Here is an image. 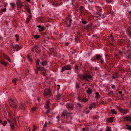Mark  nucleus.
Segmentation results:
<instances>
[{"label":"nucleus","mask_w":131,"mask_h":131,"mask_svg":"<svg viewBox=\"0 0 131 131\" xmlns=\"http://www.w3.org/2000/svg\"><path fill=\"white\" fill-rule=\"evenodd\" d=\"M4 57L5 59L8 60L10 62H11V59L9 56L7 55H5Z\"/></svg>","instance_id":"obj_20"},{"label":"nucleus","mask_w":131,"mask_h":131,"mask_svg":"<svg viewBox=\"0 0 131 131\" xmlns=\"http://www.w3.org/2000/svg\"><path fill=\"white\" fill-rule=\"evenodd\" d=\"M75 71H77V72H78V66L76 65H75Z\"/></svg>","instance_id":"obj_39"},{"label":"nucleus","mask_w":131,"mask_h":131,"mask_svg":"<svg viewBox=\"0 0 131 131\" xmlns=\"http://www.w3.org/2000/svg\"><path fill=\"white\" fill-rule=\"evenodd\" d=\"M41 28V31H43L44 30V29L43 27H41V28Z\"/></svg>","instance_id":"obj_58"},{"label":"nucleus","mask_w":131,"mask_h":131,"mask_svg":"<svg viewBox=\"0 0 131 131\" xmlns=\"http://www.w3.org/2000/svg\"><path fill=\"white\" fill-rule=\"evenodd\" d=\"M111 112L113 114L116 115L117 114V112L114 109H112L111 110Z\"/></svg>","instance_id":"obj_27"},{"label":"nucleus","mask_w":131,"mask_h":131,"mask_svg":"<svg viewBox=\"0 0 131 131\" xmlns=\"http://www.w3.org/2000/svg\"><path fill=\"white\" fill-rule=\"evenodd\" d=\"M113 91H111L108 92V95H113Z\"/></svg>","instance_id":"obj_40"},{"label":"nucleus","mask_w":131,"mask_h":131,"mask_svg":"<svg viewBox=\"0 0 131 131\" xmlns=\"http://www.w3.org/2000/svg\"><path fill=\"white\" fill-rule=\"evenodd\" d=\"M86 92L88 94H90L92 93V90L89 88H88Z\"/></svg>","instance_id":"obj_23"},{"label":"nucleus","mask_w":131,"mask_h":131,"mask_svg":"<svg viewBox=\"0 0 131 131\" xmlns=\"http://www.w3.org/2000/svg\"><path fill=\"white\" fill-rule=\"evenodd\" d=\"M7 123V122L6 121H3V122H2V125L3 126H5Z\"/></svg>","instance_id":"obj_35"},{"label":"nucleus","mask_w":131,"mask_h":131,"mask_svg":"<svg viewBox=\"0 0 131 131\" xmlns=\"http://www.w3.org/2000/svg\"><path fill=\"white\" fill-rule=\"evenodd\" d=\"M10 4L11 5V7L12 8H14L15 7V4L14 3H10Z\"/></svg>","instance_id":"obj_34"},{"label":"nucleus","mask_w":131,"mask_h":131,"mask_svg":"<svg viewBox=\"0 0 131 131\" xmlns=\"http://www.w3.org/2000/svg\"><path fill=\"white\" fill-rule=\"evenodd\" d=\"M113 120H114L113 118L112 117H111L110 118H109L108 119V122L109 123H111L113 121Z\"/></svg>","instance_id":"obj_25"},{"label":"nucleus","mask_w":131,"mask_h":131,"mask_svg":"<svg viewBox=\"0 0 131 131\" xmlns=\"http://www.w3.org/2000/svg\"><path fill=\"white\" fill-rule=\"evenodd\" d=\"M41 65L43 66H45L47 64V62L46 61H42L41 63Z\"/></svg>","instance_id":"obj_29"},{"label":"nucleus","mask_w":131,"mask_h":131,"mask_svg":"<svg viewBox=\"0 0 131 131\" xmlns=\"http://www.w3.org/2000/svg\"><path fill=\"white\" fill-rule=\"evenodd\" d=\"M127 33L129 34L130 35H131V32L130 31L128 30L127 31Z\"/></svg>","instance_id":"obj_57"},{"label":"nucleus","mask_w":131,"mask_h":131,"mask_svg":"<svg viewBox=\"0 0 131 131\" xmlns=\"http://www.w3.org/2000/svg\"><path fill=\"white\" fill-rule=\"evenodd\" d=\"M96 106V104L95 103L91 104L89 106V108L90 109H92L93 108H94Z\"/></svg>","instance_id":"obj_17"},{"label":"nucleus","mask_w":131,"mask_h":131,"mask_svg":"<svg viewBox=\"0 0 131 131\" xmlns=\"http://www.w3.org/2000/svg\"><path fill=\"white\" fill-rule=\"evenodd\" d=\"M68 44L69 43L67 42H66L65 43V45L67 46H68Z\"/></svg>","instance_id":"obj_62"},{"label":"nucleus","mask_w":131,"mask_h":131,"mask_svg":"<svg viewBox=\"0 0 131 131\" xmlns=\"http://www.w3.org/2000/svg\"><path fill=\"white\" fill-rule=\"evenodd\" d=\"M112 88L114 90H115V86L114 85H112L111 86Z\"/></svg>","instance_id":"obj_52"},{"label":"nucleus","mask_w":131,"mask_h":131,"mask_svg":"<svg viewBox=\"0 0 131 131\" xmlns=\"http://www.w3.org/2000/svg\"><path fill=\"white\" fill-rule=\"evenodd\" d=\"M81 78L84 80L90 82L91 80H93L92 76L88 74H84L81 75Z\"/></svg>","instance_id":"obj_1"},{"label":"nucleus","mask_w":131,"mask_h":131,"mask_svg":"<svg viewBox=\"0 0 131 131\" xmlns=\"http://www.w3.org/2000/svg\"><path fill=\"white\" fill-rule=\"evenodd\" d=\"M77 104L80 107H81V105L80 104H79V103H77Z\"/></svg>","instance_id":"obj_63"},{"label":"nucleus","mask_w":131,"mask_h":131,"mask_svg":"<svg viewBox=\"0 0 131 131\" xmlns=\"http://www.w3.org/2000/svg\"><path fill=\"white\" fill-rule=\"evenodd\" d=\"M118 74L117 72H115L112 74V79H114L118 77Z\"/></svg>","instance_id":"obj_12"},{"label":"nucleus","mask_w":131,"mask_h":131,"mask_svg":"<svg viewBox=\"0 0 131 131\" xmlns=\"http://www.w3.org/2000/svg\"><path fill=\"white\" fill-rule=\"evenodd\" d=\"M71 68L72 67L70 65H67L62 67L61 71L63 72L66 70H70Z\"/></svg>","instance_id":"obj_4"},{"label":"nucleus","mask_w":131,"mask_h":131,"mask_svg":"<svg viewBox=\"0 0 131 131\" xmlns=\"http://www.w3.org/2000/svg\"><path fill=\"white\" fill-rule=\"evenodd\" d=\"M69 115H68V116H67V118H69V117H70L71 118H72V117L71 116V113H69Z\"/></svg>","instance_id":"obj_43"},{"label":"nucleus","mask_w":131,"mask_h":131,"mask_svg":"<svg viewBox=\"0 0 131 131\" xmlns=\"http://www.w3.org/2000/svg\"><path fill=\"white\" fill-rule=\"evenodd\" d=\"M83 101L85 102L88 101V99L86 98H84L83 99Z\"/></svg>","instance_id":"obj_53"},{"label":"nucleus","mask_w":131,"mask_h":131,"mask_svg":"<svg viewBox=\"0 0 131 131\" xmlns=\"http://www.w3.org/2000/svg\"><path fill=\"white\" fill-rule=\"evenodd\" d=\"M106 2L108 3H110L111 2V0H106Z\"/></svg>","instance_id":"obj_59"},{"label":"nucleus","mask_w":131,"mask_h":131,"mask_svg":"<svg viewBox=\"0 0 131 131\" xmlns=\"http://www.w3.org/2000/svg\"><path fill=\"white\" fill-rule=\"evenodd\" d=\"M37 107H34L32 108V111H34L36 110L37 109Z\"/></svg>","instance_id":"obj_47"},{"label":"nucleus","mask_w":131,"mask_h":131,"mask_svg":"<svg viewBox=\"0 0 131 131\" xmlns=\"http://www.w3.org/2000/svg\"><path fill=\"white\" fill-rule=\"evenodd\" d=\"M86 29H89V26L88 25H87L86 27Z\"/></svg>","instance_id":"obj_60"},{"label":"nucleus","mask_w":131,"mask_h":131,"mask_svg":"<svg viewBox=\"0 0 131 131\" xmlns=\"http://www.w3.org/2000/svg\"><path fill=\"white\" fill-rule=\"evenodd\" d=\"M49 102L48 101H47L45 103V107L47 109L49 108Z\"/></svg>","instance_id":"obj_15"},{"label":"nucleus","mask_w":131,"mask_h":131,"mask_svg":"<svg viewBox=\"0 0 131 131\" xmlns=\"http://www.w3.org/2000/svg\"><path fill=\"white\" fill-rule=\"evenodd\" d=\"M40 60L39 59H37L36 61V67H38L39 66V63Z\"/></svg>","instance_id":"obj_26"},{"label":"nucleus","mask_w":131,"mask_h":131,"mask_svg":"<svg viewBox=\"0 0 131 131\" xmlns=\"http://www.w3.org/2000/svg\"><path fill=\"white\" fill-rule=\"evenodd\" d=\"M84 67L82 65V63H80V69L81 68H83Z\"/></svg>","instance_id":"obj_56"},{"label":"nucleus","mask_w":131,"mask_h":131,"mask_svg":"<svg viewBox=\"0 0 131 131\" xmlns=\"http://www.w3.org/2000/svg\"><path fill=\"white\" fill-rule=\"evenodd\" d=\"M40 50L39 47L37 46H35L33 47L31 50V51L33 52H37L38 51Z\"/></svg>","instance_id":"obj_8"},{"label":"nucleus","mask_w":131,"mask_h":131,"mask_svg":"<svg viewBox=\"0 0 131 131\" xmlns=\"http://www.w3.org/2000/svg\"><path fill=\"white\" fill-rule=\"evenodd\" d=\"M83 112H84L86 114H87L89 112V110L87 108H86V110H84Z\"/></svg>","instance_id":"obj_30"},{"label":"nucleus","mask_w":131,"mask_h":131,"mask_svg":"<svg viewBox=\"0 0 131 131\" xmlns=\"http://www.w3.org/2000/svg\"><path fill=\"white\" fill-rule=\"evenodd\" d=\"M79 83H78L76 84V87L77 88H78L79 87Z\"/></svg>","instance_id":"obj_49"},{"label":"nucleus","mask_w":131,"mask_h":131,"mask_svg":"<svg viewBox=\"0 0 131 131\" xmlns=\"http://www.w3.org/2000/svg\"><path fill=\"white\" fill-rule=\"evenodd\" d=\"M0 63L2 65H4L5 66H7L8 64V63L6 62H5L3 61H0Z\"/></svg>","instance_id":"obj_16"},{"label":"nucleus","mask_w":131,"mask_h":131,"mask_svg":"<svg viewBox=\"0 0 131 131\" xmlns=\"http://www.w3.org/2000/svg\"><path fill=\"white\" fill-rule=\"evenodd\" d=\"M27 58H28V60L29 62H31L32 61V59L30 58V56H29V55H28L27 56Z\"/></svg>","instance_id":"obj_32"},{"label":"nucleus","mask_w":131,"mask_h":131,"mask_svg":"<svg viewBox=\"0 0 131 131\" xmlns=\"http://www.w3.org/2000/svg\"><path fill=\"white\" fill-rule=\"evenodd\" d=\"M72 20L71 19H68L66 21V24L67 26H69L70 25Z\"/></svg>","instance_id":"obj_13"},{"label":"nucleus","mask_w":131,"mask_h":131,"mask_svg":"<svg viewBox=\"0 0 131 131\" xmlns=\"http://www.w3.org/2000/svg\"><path fill=\"white\" fill-rule=\"evenodd\" d=\"M16 4L18 10L20 9L23 5V3L21 2L20 0H17Z\"/></svg>","instance_id":"obj_5"},{"label":"nucleus","mask_w":131,"mask_h":131,"mask_svg":"<svg viewBox=\"0 0 131 131\" xmlns=\"http://www.w3.org/2000/svg\"><path fill=\"white\" fill-rule=\"evenodd\" d=\"M102 14L101 13H100L99 12H97V14L98 15L97 16V17H99V16H101V15Z\"/></svg>","instance_id":"obj_44"},{"label":"nucleus","mask_w":131,"mask_h":131,"mask_svg":"<svg viewBox=\"0 0 131 131\" xmlns=\"http://www.w3.org/2000/svg\"><path fill=\"white\" fill-rule=\"evenodd\" d=\"M32 18V16L31 15H29L27 17V20L26 23H28L30 19H31Z\"/></svg>","instance_id":"obj_21"},{"label":"nucleus","mask_w":131,"mask_h":131,"mask_svg":"<svg viewBox=\"0 0 131 131\" xmlns=\"http://www.w3.org/2000/svg\"><path fill=\"white\" fill-rule=\"evenodd\" d=\"M49 112H50V111H49V109H48V110H47L46 112V114H47L49 113Z\"/></svg>","instance_id":"obj_55"},{"label":"nucleus","mask_w":131,"mask_h":131,"mask_svg":"<svg viewBox=\"0 0 131 131\" xmlns=\"http://www.w3.org/2000/svg\"><path fill=\"white\" fill-rule=\"evenodd\" d=\"M12 48L13 49H16V51H17L18 50H20L21 48V47L19 46L18 45L16 44L15 45H12Z\"/></svg>","instance_id":"obj_6"},{"label":"nucleus","mask_w":131,"mask_h":131,"mask_svg":"<svg viewBox=\"0 0 131 131\" xmlns=\"http://www.w3.org/2000/svg\"><path fill=\"white\" fill-rule=\"evenodd\" d=\"M56 98L57 100H59L61 99L62 98L61 95L59 93L56 96Z\"/></svg>","instance_id":"obj_22"},{"label":"nucleus","mask_w":131,"mask_h":131,"mask_svg":"<svg viewBox=\"0 0 131 131\" xmlns=\"http://www.w3.org/2000/svg\"><path fill=\"white\" fill-rule=\"evenodd\" d=\"M50 93V90L47 89H45L44 91V95L45 96H46L49 95Z\"/></svg>","instance_id":"obj_10"},{"label":"nucleus","mask_w":131,"mask_h":131,"mask_svg":"<svg viewBox=\"0 0 131 131\" xmlns=\"http://www.w3.org/2000/svg\"><path fill=\"white\" fill-rule=\"evenodd\" d=\"M11 128L13 129L14 128V124L13 123H10Z\"/></svg>","instance_id":"obj_33"},{"label":"nucleus","mask_w":131,"mask_h":131,"mask_svg":"<svg viewBox=\"0 0 131 131\" xmlns=\"http://www.w3.org/2000/svg\"><path fill=\"white\" fill-rule=\"evenodd\" d=\"M8 100L12 108L14 110H16L17 107L16 102L15 100L11 99H9Z\"/></svg>","instance_id":"obj_2"},{"label":"nucleus","mask_w":131,"mask_h":131,"mask_svg":"<svg viewBox=\"0 0 131 131\" xmlns=\"http://www.w3.org/2000/svg\"><path fill=\"white\" fill-rule=\"evenodd\" d=\"M6 8H5L4 9L2 8L1 9V11L2 12H5L6 11Z\"/></svg>","instance_id":"obj_45"},{"label":"nucleus","mask_w":131,"mask_h":131,"mask_svg":"<svg viewBox=\"0 0 131 131\" xmlns=\"http://www.w3.org/2000/svg\"><path fill=\"white\" fill-rule=\"evenodd\" d=\"M105 131H111V128L110 127H108L106 129Z\"/></svg>","instance_id":"obj_38"},{"label":"nucleus","mask_w":131,"mask_h":131,"mask_svg":"<svg viewBox=\"0 0 131 131\" xmlns=\"http://www.w3.org/2000/svg\"><path fill=\"white\" fill-rule=\"evenodd\" d=\"M24 7L26 8V9L27 10V11L29 12V13H30L31 14V13L30 12V8L29 7L26 5H25L24 6Z\"/></svg>","instance_id":"obj_19"},{"label":"nucleus","mask_w":131,"mask_h":131,"mask_svg":"<svg viewBox=\"0 0 131 131\" xmlns=\"http://www.w3.org/2000/svg\"><path fill=\"white\" fill-rule=\"evenodd\" d=\"M33 127H34V128L32 129V131H35V130L37 129V128H36V127L35 126H33Z\"/></svg>","instance_id":"obj_51"},{"label":"nucleus","mask_w":131,"mask_h":131,"mask_svg":"<svg viewBox=\"0 0 131 131\" xmlns=\"http://www.w3.org/2000/svg\"><path fill=\"white\" fill-rule=\"evenodd\" d=\"M66 107L68 108L72 109L73 107V105L72 103H69L67 105Z\"/></svg>","instance_id":"obj_14"},{"label":"nucleus","mask_w":131,"mask_h":131,"mask_svg":"<svg viewBox=\"0 0 131 131\" xmlns=\"http://www.w3.org/2000/svg\"><path fill=\"white\" fill-rule=\"evenodd\" d=\"M79 38L78 36H76L75 38V40L76 42H78V40H79Z\"/></svg>","instance_id":"obj_46"},{"label":"nucleus","mask_w":131,"mask_h":131,"mask_svg":"<svg viewBox=\"0 0 131 131\" xmlns=\"http://www.w3.org/2000/svg\"><path fill=\"white\" fill-rule=\"evenodd\" d=\"M123 119L124 121L131 122V116H127L126 117H123Z\"/></svg>","instance_id":"obj_9"},{"label":"nucleus","mask_w":131,"mask_h":131,"mask_svg":"<svg viewBox=\"0 0 131 131\" xmlns=\"http://www.w3.org/2000/svg\"><path fill=\"white\" fill-rule=\"evenodd\" d=\"M39 70L38 69L37 67H36V69L35 71V72L36 73H38V71Z\"/></svg>","instance_id":"obj_41"},{"label":"nucleus","mask_w":131,"mask_h":131,"mask_svg":"<svg viewBox=\"0 0 131 131\" xmlns=\"http://www.w3.org/2000/svg\"><path fill=\"white\" fill-rule=\"evenodd\" d=\"M37 27H38L39 28H40L41 27V26L40 25H39L38 26H37Z\"/></svg>","instance_id":"obj_61"},{"label":"nucleus","mask_w":131,"mask_h":131,"mask_svg":"<svg viewBox=\"0 0 131 131\" xmlns=\"http://www.w3.org/2000/svg\"><path fill=\"white\" fill-rule=\"evenodd\" d=\"M116 108L119 111L124 114H126L129 112L128 109H123L121 107L118 106H116Z\"/></svg>","instance_id":"obj_3"},{"label":"nucleus","mask_w":131,"mask_h":131,"mask_svg":"<svg viewBox=\"0 0 131 131\" xmlns=\"http://www.w3.org/2000/svg\"><path fill=\"white\" fill-rule=\"evenodd\" d=\"M34 38L36 39H37L40 37V35H33Z\"/></svg>","instance_id":"obj_28"},{"label":"nucleus","mask_w":131,"mask_h":131,"mask_svg":"<svg viewBox=\"0 0 131 131\" xmlns=\"http://www.w3.org/2000/svg\"><path fill=\"white\" fill-rule=\"evenodd\" d=\"M101 57V56L100 55H96V58L98 60L100 59Z\"/></svg>","instance_id":"obj_37"},{"label":"nucleus","mask_w":131,"mask_h":131,"mask_svg":"<svg viewBox=\"0 0 131 131\" xmlns=\"http://www.w3.org/2000/svg\"><path fill=\"white\" fill-rule=\"evenodd\" d=\"M127 129H129V130H131V125L128 126L127 127Z\"/></svg>","instance_id":"obj_54"},{"label":"nucleus","mask_w":131,"mask_h":131,"mask_svg":"<svg viewBox=\"0 0 131 131\" xmlns=\"http://www.w3.org/2000/svg\"><path fill=\"white\" fill-rule=\"evenodd\" d=\"M127 53H126V56L127 58V59L131 58V57L130 56L131 53L129 51H128L127 52Z\"/></svg>","instance_id":"obj_18"},{"label":"nucleus","mask_w":131,"mask_h":131,"mask_svg":"<svg viewBox=\"0 0 131 131\" xmlns=\"http://www.w3.org/2000/svg\"><path fill=\"white\" fill-rule=\"evenodd\" d=\"M16 79H14L12 80L13 82L15 83V85H16Z\"/></svg>","instance_id":"obj_42"},{"label":"nucleus","mask_w":131,"mask_h":131,"mask_svg":"<svg viewBox=\"0 0 131 131\" xmlns=\"http://www.w3.org/2000/svg\"><path fill=\"white\" fill-rule=\"evenodd\" d=\"M82 22L83 24H86L87 23L86 21H84L83 20L82 21Z\"/></svg>","instance_id":"obj_48"},{"label":"nucleus","mask_w":131,"mask_h":131,"mask_svg":"<svg viewBox=\"0 0 131 131\" xmlns=\"http://www.w3.org/2000/svg\"><path fill=\"white\" fill-rule=\"evenodd\" d=\"M15 37L16 38V40L17 41H18L19 40V37L18 35L17 34H16L15 36Z\"/></svg>","instance_id":"obj_31"},{"label":"nucleus","mask_w":131,"mask_h":131,"mask_svg":"<svg viewBox=\"0 0 131 131\" xmlns=\"http://www.w3.org/2000/svg\"><path fill=\"white\" fill-rule=\"evenodd\" d=\"M69 115V113L66 110H64L63 111L62 115L61 116V117L62 118H64L66 116H67Z\"/></svg>","instance_id":"obj_7"},{"label":"nucleus","mask_w":131,"mask_h":131,"mask_svg":"<svg viewBox=\"0 0 131 131\" xmlns=\"http://www.w3.org/2000/svg\"><path fill=\"white\" fill-rule=\"evenodd\" d=\"M38 69L39 70L41 71H45V69L43 67H37Z\"/></svg>","instance_id":"obj_24"},{"label":"nucleus","mask_w":131,"mask_h":131,"mask_svg":"<svg viewBox=\"0 0 131 131\" xmlns=\"http://www.w3.org/2000/svg\"><path fill=\"white\" fill-rule=\"evenodd\" d=\"M96 96L98 98L99 97V95L98 92H96Z\"/></svg>","instance_id":"obj_50"},{"label":"nucleus","mask_w":131,"mask_h":131,"mask_svg":"<svg viewBox=\"0 0 131 131\" xmlns=\"http://www.w3.org/2000/svg\"><path fill=\"white\" fill-rule=\"evenodd\" d=\"M109 38L111 40L113 41L114 40V38L112 36V35H110V36L109 37Z\"/></svg>","instance_id":"obj_36"},{"label":"nucleus","mask_w":131,"mask_h":131,"mask_svg":"<svg viewBox=\"0 0 131 131\" xmlns=\"http://www.w3.org/2000/svg\"><path fill=\"white\" fill-rule=\"evenodd\" d=\"M26 107V105L24 103H21L20 104L19 108L21 110H25V109Z\"/></svg>","instance_id":"obj_11"},{"label":"nucleus","mask_w":131,"mask_h":131,"mask_svg":"<svg viewBox=\"0 0 131 131\" xmlns=\"http://www.w3.org/2000/svg\"><path fill=\"white\" fill-rule=\"evenodd\" d=\"M86 84V83H83V84H82V86H84V85H85Z\"/></svg>","instance_id":"obj_64"}]
</instances>
